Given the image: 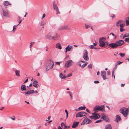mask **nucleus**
Returning a JSON list of instances; mask_svg holds the SVG:
<instances>
[{"mask_svg":"<svg viewBox=\"0 0 129 129\" xmlns=\"http://www.w3.org/2000/svg\"><path fill=\"white\" fill-rule=\"evenodd\" d=\"M105 106L104 105H101L100 106H96L94 108L93 110L95 112H98L99 111H101L103 112H105Z\"/></svg>","mask_w":129,"mask_h":129,"instance_id":"nucleus-1","label":"nucleus"},{"mask_svg":"<svg viewBox=\"0 0 129 129\" xmlns=\"http://www.w3.org/2000/svg\"><path fill=\"white\" fill-rule=\"evenodd\" d=\"M119 111L125 117H126L128 115V112H129V108H126L125 110H124L123 109H120L119 110Z\"/></svg>","mask_w":129,"mask_h":129,"instance_id":"nucleus-2","label":"nucleus"},{"mask_svg":"<svg viewBox=\"0 0 129 129\" xmlns=\"http://www.w3.org/2000/svg\"><path fill=\"white\" fill-rule=\"evenodd\" d=\"M106 38L104 37H101L99 39V46L101 47H103L105 46V44L104 41V40H105Z\"/></svg>","mask_w":129,"mask_h":129,"instance_id":"nucleus-3","label":"nucleus"},{"mask_svg":"<svg viewBox=\"0 0 129 129\" xmlns=\"http://www.w3.org/2000/svg\"><path fill=\"white\" fill-rule=\"evenodd\" d=\"M53 9L56 12V14L58 15V14H60V13L59 11L58 8V7L57 4L55 3V1H54L53 2Z\"/></svg>","mask_w":129,"mask_h":129,"instance_id":"nucleus-4","label":"nucleus"},{"mask_svg":"<svg viewBox=\"0 0 129 129\" xmlns=\"http://www.w3.org/2000/svg\"><path fill=\"white\" fill-rule=\"evenodd\" d=\"M54 66L53 61L51 60H48L46 64V67H48L50 69H52Z\"/></svg>","mask_w":129,"mask_h":129,"instance_id":"nucleus-5","label":"nucleus"},{"mask_svg":"<svg viewBox=\"0 0 129 129\" xmlns=\"http://www.w3.org/2000/svg\"><path fill=\"white\" fill-rule=\"evenodd\" d=\"M74 63V62L71 60H70L66 61L64 64V66L68 68L72 66Z\"/></svg>","mask_w":129,"mask_h":129,"instance_id":"nucleus-6","label":"nucleus"},{"mask_svg":"<svg viewBox=\"0 0 129 129\" xmlns=\"http://www.w3.org/2000/svg\"><path fill=\"white\" fill-rule=\"evenodd\" d=\"M83 57L85 60H89L88 53L86 50H84V51Z\"/></svg>","mask_w":129,"mask_h":129,"instance_id":"nucleus-7","label":"nucleus"},{"mask_svg":"<svg viewBox=\"0 0 129 129\" xmlns=\"http://www.w3.org/2000/svg\"><path fill=\"white\" fill-rule=\"evenodd\" d=\"M87 113L84 112L82 111L77 113L76 115V117H81L86 115Z\"/></svg>","mask_w":129,"mask_h":129,"instance_id":"nucleus-8","label":"nucleus"},{"mask_svg":"<svg viewBox=\"0 0 129 129\" xmlns=\"http://www.w3.org/2000/svg\"><path fill=\"white\" fill-rule=\"evenodd\" d=\"M92 122V121L88 118H86L83 120L81 124V125H83L85 124H87Z\"/></svg>","mask_w":129,"mask_h":129,"instance_id":"nucleus-9","label":"nucleus"},{"mask_svg":"<svg viewBox=\"0 0 129 129\" xmlns=\"http://www.w3.org/2000/svg\"><path fill=\"white\" fill-rule=\"evenodd\" d=\"M96 112H94L92 114L93 115V119L94 120H96L99 119L100 117V115L96 113Z\"/></svg>","mask_w":129,"mask_h":129,"instance_id":"nucleus-10","label":"nucleus"},{"mask_svg":"<svg viewBox=\"0 0 129 129\" xmlns=\"http://www.w3.org/2000/svg\"><path fill=\"white\" fill-rule=\"evenodd\" d=\"M101 74L103 80H105L107 79V78L106 77V72L105 71H101Z\"/></svg>","mask_w":129,"mask_h":129,"instance_id":"nucleus-11","label":"nucleus"},{"mask_svg":"<svg viewBox=\"0 0 129 129\" xmlns=\"http://www.w3.org/2000/svg\"><path fill=\"white\" fill-rule=\"evenodd\" d=\"M109 46L112 49H115L118 47V45L116 44V42L115 43H111L109 45Z\"/></svg>","mask_w":129,"mask_h":129,"instance_id":"nucleus-12","label":"nucleus"},{"mask_svg":"<svg viewBox=\"0 0 129 129\" xmlns=\"http://www.w3.org/2000/svg\"><path fill=\"white\" fill-rule=\"evenodd\" d=\"M3 15L4 16L9 17V14L8 11L6 9H2Z\"/></svg>","mask_w":129,"mask_h":129,"instance_id":"nucleus-13","label":"nucleus"},{"mask_svg":"<svg viewBox=\"0 0 129 129\" xmlns=\"http://www.w3.org/2000/svg\"><path fill=\"white\" fill-rule=\"evenodd\" d=\"M116 44L118 45V46H121L124 43V42L123 40H119L116 42Z\"/></svg>","mask_w":129,"mask_h":129,"instance_id":"nucleus-14","label":"nucleus"},{"mask_svg":"<svg viewBox=\"0 0 129 129\" xmlns=\"http://www.w3.org/2000/svg\"><path fill=\"white\" fill-rule=\"evenodd\" d=\"M101 119H103L106 122L108 121L109 120L108 117L106 116L104 114H103L101 118Z\"/></svg>","mask_w":129,"mask_h":129,"instance_id":"nucleus-15","label":"nucleus"},{"mask_svg":"<svg viewBox=\"0 0 129 129\" xmlns=\"http://www.w3.org/2000/svg\"><path fill=\"white\" fill-rule=\"evenodd\" d=\"M124 21V20H120L117 21L116 23V26L117 27H118L120 25V24H122Z\"/></svg>","mask_w":129,"mask_h":129,"instance_id":"nucleus-16","label":"nucleus"},{"mask_svg":"<svg viewBox=\"0 0 129 129\" xmlns=\"http://www.w3.org/2000/svg\"><path fill=\"white\" fill-rule=\"evenodd\" d=\"M33 85L34 87L37 88L39 86L38 82L37 81H34L33 82Z\"/></svg>","mask_w":129,"mask_h":129,"instance_id":"nucleus-17","label":"nucleus"},{"mask_svg":"<svg viewBox=\"0 0 129 129\" xmlns=\"http://www.w3.org/2000/svg\"><path fill=\"white\" fill-rule=\"evenodd\" d=\"M34 90H29L26 92H25V94L27 95L32 94L34 93Z\"/></svg>","mask_w":129,"mask_h":129,"instance_id":"nucleus-18","label":"nucleus"},{"mask_svg":"<svg viewBox=\"0 0 129 129\" xmlns=\"http://www.w3.org/2000/svg\"><path fill=\"white\" fill-rule=\"evenodd\" d=\"M68 28V26H60L58 29L59 30H63L67 29Z\"/></svg>","mask_w":129,"mask_h":129,"instance_id":"nucleus-19","label":"nucleus"},{"mask_svg":"<svg viewBox=\"0 0 129 129\" xmlns=\"http://www.w3.org/2000/svg\"><path fill=\"white\" fill-rule=\"evenodd\" d=\"M79 122H74L72 126V127L74 128L77 126L78 125Z\"/></svg>","mask_w":129,"mask_h":129,"instance_id":"nucleus-20","label":"nucleus"},{"mask_svg":"<svg viewBox=\"0 0 129 129\" xmlns=\"http://www.w3.org/2000/svg\"><path fill=\"white\" fill-rule=\"evenodd\" d=\"M21 90L22 91L26 90V88L25 85V84L22 85L21 86Z\"/></svg>","mask_w":129,"mask_h":129,"instance_id":"nucleus-21","label":"nucleus"},{"mask_svg":"<svg viewBox=\"0 0 129 129\" xmlns=\"http://www.w3.org/2000/svg\"><path fill=\"white\" fill-rule=\"evenodd\" d=\"M116 121L118 122L121 120V117L118 115H117L116 116Z\"/></svg>","mask_w":129,"mask_h":129,"instance_id":"nucleus-22","label":"nucleus"},{"mask_svg":"<svg viewBox=\"0 0 129 129\" xmlns=\"http://www.w3.org/2000/svg\"><path fill=\"white\" fill-rule=\"evenodd\" d=\"M73 48L72 47V46L69 45L65 49H67V51H70L71 49H72Z\"/></svg>","mask_w":129,"mask_h":129,"instance_id":"nucleus-23","label":"nucleus"},{"mask_svg":"<svg viewBox=\"0 0 129 129\" xmlns=\"http://www.w3.org/2000/svg\"><path fill=\"white\" fill-rule=\"evenodd\" d=\"M3 4L5 6H8L11 5L10 3L8 1H5Z\"/></svg>","mask_w":129,"mask_h":129,"instance_id":"nucleus-24","label":"nucleus"},{"mask_svg":"<svg viewBox=\"0 0 129 129\" xmlns=\"http://www.w3.org/2000/svg\"><path fill=\"white\" fill-rule=\"evenodd\" d=\"M56 47L57 48L59 49H61L62 48L60 44L59 43H57L56 45Z\"/></svg>","mask_w":129,"mask_h":129,"instance_id":"nucleus-25","label":"nucleus"},{"mask_svg":"<svg viewBox=\"0 0 129 129\" xmlns=\"http://www.w3.org/2000/svg\"><path fill=\"white\" fill-rule=\"evenodd\" d=\"M105 129H112V128L110 124H108L106 126Z\"/></svg>","mask_w":129,"mask_h":129,"instance_id":"nucleus-26","label":"nucleus"},{"mask_svg":"<svg viewBox=\"0 0 129 129\" xmlns=\"http://www.w3.org/2000/svg\"><path fill=\"white\" fill-rule=\"evenodd\" d=\"M125 23L126 25L128 26L129 25V17L126 19Z\"/></svg>","mask_w":129,"mask_h":129,"instance_id":"nucleus-27","label":"nucleus"},{"mask_svg":"<svg viewBox=\"0 0 129 129\" xmlns=\"http://www.w3.org/2000/svg\"><path fill=\"white\" fill-rule=\"evenodd\" d=\"M61 126L63 129H65L67 128V126L64 124L63 122H61Z\"/></svg>","mask_w":129,"mask_h":129,"instance_id":"nucleus-28","label":"nucleus"},{"mask_svg":"<svg viewBox=\"0 0 129 129\" xmlns=\"http://www.w3.org/2000/svg\"><path fill=\"white\" fill-rule=\"evenodd\" d=\"M86 108V107L84 106L83 107L81 106L79 107L78 108V109L79 110H84Z\"/></svg>","mask_w":129,"mask_h":129,"instance_id":"nucleus-29","label":"nucleus"},{"mask_svg":"<svg viewBox=\"0 0 129 129\" xmlns=\"http://www.w3.org/2000/svg\"><path fill=\"white\" fill-rule=\"evenodd\" d=\"M16 75L18 76H20V71L19 70H16L15 72Z\"/></svg>","mask_w":129,"mask_h":129,"instance_id":"nucleus-30","label":"nucleus"},{"mask_svg":"<svg viewBox=\"0 0 129 129\" xmlns=\"http://www.w3.org/2000/svg\"><path fill=\"white\" fill-rule=\"evenodd\" d=\"M87 64L88 62H86L84 64L82 65H81V67L82 69L83 68L87 65Z\"/></svg>","mask_w":129,"mask_h":129,"instance_id":"nucleus-31","label":"nucleus"},{"mask_svg":"<svg viewBox=\"0 0 129 129\" xmlns=\"http://www.w3.org/2000/svg\"><path fill=\"white\" fill-rule=\"evenodd\" d=\"M57 35V33H56V35L55 36L53 37L52 36V39H54V40H55L58 37Z\"/></svg>","mask_w":129,"mask_h":129,"instance_id":"nucleus-32","label":"nucleus"},{"mask_svg":"<svg viewBox=\"0 0 129 129\" xmlns=\"http://www.w3.org/2000/svg\"><path fill=\"white\" fill-rule=\"evenodd\" d=\"M125 25L124 21L122 24H120V25L119 26L120 27V28H123V27L125 26Z\"/></svg>","mask_w":129,"mask_h":129,"instance_id":"nucleus-33","label":"nucleus"},{"mask_svg":"<svg viewBox=\"0 0 129 129\" xmlns=\"http://www.w3.org/2000/svg\"><path fill=\"white\" fill-rule=\"evenodd\" d=\"M129 36V34L128 33H126L124 34L123 37V39L125 37Z\"/></svg>","mask_w":129,"mask_h":129,"instance_id":"nucleus-34","label":"nucleus"},{"mask_svg":"<svg viewBox=\"0 0 129 129\" xmlns=\"http://www.w3.org/2000/svg\"><path fill=\"white\" fill-rule=\"evenodd\" d=\"M110 35H112V36H113L114 37V39H115L117 37L113 33H111L110 34Z\"/></svg>","mask_w":129,"mask_h":129,"instance_id":"nucleus-35","label":"nucleus"},{"mask_svg":"<svg viewBox=\"0 0 129 129\" xmlns=\"http://www.w3.org/2000/svg\"><path fill=\"white\" fill-rule=\"evenodd\" d=\"M124 41H125L129 43V37L125 38L124 39Z\"/></svg>","mask_w":129,"mask_h":129,"instance_id":"nucleus-36","label":"nucleus"},{"mask_svg":"<svg viewBox=\"0 0 129 129\" xmlns=\"http://www.w3.org/2000/svg\"><path fill=\"white\" fill-rule=\"evenodd\" d=\"M97 44L96 43H93V45H91L89 46V48H91V47H92L94 46H96L97 45Z\"/></svg>","mask_w":129,"mask_h":129,"instance_id":"nucleus-37","label":"nucleus"},{"mask_svg":"<svg viewBox=\"0 0 129 129\" xmlns=\"http://www.w3.org/2000/svg\"><path fill=\"white\" fill-rule=\"evenodd\" d=\"M92 64H90L87 67L88 68V69H92Z\"/></svg>","mask_w":129,"mask_h":129,"instance_id":"nucleus-38","label":"nucleus"},{"mask_svg":"<svg viewBox=\"0 0 129 129\" xmlns=\"http://www.w3.org/2000/svg\"><path fill=\"white\" fill-rule=\"evenodd\" d=\"M119 55L121 57H124L125 56V54L124 53H120L119 54Z\"/></svg>","mask_w":129,"mask_h":129,"instance_id":"nucleus-39","label":"nucleus"},{"mask_svg":"<svg viewBox=\"0 0 129 129\" xmlns=\"http://www.w3.org/2000/svg\"><path fill=\"white\" fill-rule=\"evenodd\" d=\"M52 36H50L47 35V38L49 40H52L51 38Z\"/></svg>","mask_w":129,"mask_h":129,"instance_id":"nucleus-40","label":"nucleus"},{"mask_svg":"<svg viewBox=\"0 0 129 129\" xmlns=\"http://www.w3.org/2000/svg\"><path fill=\"white\" fill-rule=\"evenodd\" d=\"M102 121V120L101 119L99 120L96 121L95 122V123H98L101 122Z\"/></svg>","mask_w":129,"mask_h":129,"instance_id":"nucleus-41","label":"nucleus"},{"mask_svg":"<svg viewBox=\"0 0 129 129\" xmlns=\"http://www.w3.org/2000/svg\"><path fill=\"white\" fill-rule=\"evenodd\" d=\"M125 29L123 28H120V31L121 32H122L125 30Z\"/></svg>","mask_w":129,"mask_h":129,"instance_id":"nucleus-42","label":"nucleus"},{"mask_svg":"<svg viewBox=\"0 0 129 129\" xmlns=\"http://www.w3.org/2000/svg\"><path fill=\"white\" fill-rule=\"evenodd\" d=\"M19 25V24H18L17 25H14L13 27V31L14 30V29H16V27L18 25Z\"/></svg>","mask_w":129,"mask_h":129,"instance_id":"nucleus-43","label":"nucleus"},{"mask_svg":"<svg viewBox=\"0 0 129 129\" xmlns=\"http://www.w3.org/2000/svg\"><path fill=\"white\" fill-rule=\"evenodd\" d=\"M63 76V74L61 73H60L59 74V77H60L61 78Z\"/></svg>","mask_w":129,"mask_h":129,"instance_id":"nucleus-44","label":"nucleus"},{"mask_svg":"<svg viewBox=\"0 0 129 129\" xmlns=\"http://www.w3.org/2000/svg\"><path fill=\"white\" fill-rule=\"evenodd\" d=\"M81 62L80 61H79V62H78V65L79 66H80V67L81 66Z\"/></svg>","mask_w":129,"mask_h":129,"instance_id":"nucleus-45","label":"nucleus"},{"mask_svg":"<svg viewBox=\"0 0 129 129\" xmlns=\"http://www.w3.org/2000/svg\"><path fill=\"white\" fill-rule=\"evenodd\" d=\"M72 73H70V74H68L67 76V77H69L70 76H72Z\"/></svg>","mask_w":129,"mask_h":129,"instance_id":"nucleus-46","label":"nucleus"},{"mask_svg":"<svg viewBox=\"0 0 129 129\" xmlns=\"http://www.w3.org/2000/svg\"><path fill=\"white\" fill-rule=\"evenodd\" d=\"M107 74L108 75H110V71H108L107 72Z\"/></svg>","mask_w":129,"mask_h":129,"instance_id":"nucleus-47","label":"nucleus"},{"mask_svg":"<svg viewBox=\"0 0 129 129\" xmlns=\"http://www.w3.org/2000/svg\"><path fill=\"white\" fill-rule=\"evenodd\" d=\"M111 16L112 18V19H113L115 17V16L114 14H112L111 15Z\"/></svg>","mask_w":129,"mask_h":129,"instance_id":"nucleus-48","label":"nucleus"},{"mask_svg":"<svg viewBox=\"0 0 129 129\" xmlns=\"http://www.w3.org/2000/svg\"><path fill=\"white\" fill-rule=\"evenodd\" d=\"M117 65H118V64H116L115 65V66L114 68L113 69H114V70H115V69L117 68Z\"/></svg>","mask_w":129,"mask_h":129,"instance_id":"nucleus-49","label":"nucleus"},{"mask_svg":"<svg viewBox=\"0 0 129 129\" xmlns=\"http://www.w3.org/2000/svg\"><path fill=\"white\" fill-rule=\"evenodd\" d=\"M50 69L49 68V67H46V71H48V70Z\"/></svg>","mask_w":129,"mask_h":129,"instance_id":"nucleus-50","label":"nucleus"},{"mask_svg":"<svg viewBox=\"0 0 129 129\" xmlns=\"http://www.w3.org/2000/svg\"><path fill=\"white\" fill-rule=\"evenodd\" d=\"M123 62H120V61H118L117 62L118 63V65L120 64H121Z\"/></svg>","mask_w":129,"mask_h":129,"instance_id":"nucleus-51","label":"nucleus"},{"mask_svg":"<svg viewBox=\"0 0 129 129\" xmlns=\"http://www.w3.org/2000/svg\"><path fill=\"white\" fill-rule=\"evenodd\" d=\"M85 27H86V29H87L90 26L89 25H87V24H85Z\"/></svg>","mask_w":129,"mask_h":129,"instance_id":"nucleus-52","label":"nucleus"},{"mask_svg":"<svg viewBox=\"0 0 129 129\" xmlns=\"http://www.w3.org/2000/svg\"><path fill=\"white\" fill-rule=\"evenodd\" d=\"M70 94V98L71 100H72L73 99V96L72 94L71 93Z\"/></svg>","mask_w":129,"mask_h":129,"instance_id":"nucleus-53","label":"nucleus"},{"mask_svg":"<svg viewBox=\"0 0 129 129\" xmlns=\"http://www.w3.org/2000/svg\"><path fill=\"white\" fill-rule=\"evenodd\" d=\"M94 83H95L97 84L99 83V82L98 81H95L94 82Z\"/></svg>","mask_w":129,"mask_h":129,"instance_id":"nucleus-54","label":"nucleus"},{"mask_svg":"<svg viewBox=\"0 0 129 129\" xmlns=\"http://www.w3.org/2000/svg\"><path fill=\"white\" fill-rule=\"evenodd\" d=\"M61 61L56 62V63L58 64V65H59L60 64L61 62Z\"/></svg>","mask_w":129,"mask_h":129,"instance_id":"nucleus-55","label":"nucleus"},{"mask_svg":"<svg viewBox=\"0 0 129 129\" xmlns=\"http://www.w3.org/2000/svg\"><path fill=\"white\" fill-rule=\"evenodd\" d=\"M91 48H90V49H96V50L98 49L97 48H95V47H91Z\"/></svg>","mask_w":129,"mask_h":129,"instance_id":"nucleus-56","label":"nucleus"},{"mask_svg":"<svg viewBox=\"0 0 129 129\" xmlns=\"http://www.w3.org/2000/svg\"><path fill=\"white\" fill-rule=\"evenodd\" d=\"M114 70V69H113L112 70V77H113V74H114V70Z\"/></svg>","mask_w":129,"mask_h":129,"instance_id":"nucleus-57","label":"nucleus"},{"mask_svg":"<svg viewBox=\"0 0 129 129\" xmlns=\"http://www.w3.org/2000/svg\"><path fill=\"white\" fill-rule=\"evenodd\" d=\"M89 118L91 119H93V115H92L89 116Z\"/></svg>","mask_w":129,"mask_h":129,"instance_id":"nucleus-58","label":"nucleus"},{"mask_svg":"<svg viewBox=\"0 0 129 129\" xmlns=\"http://www.w3.org/2000/svg\"><path fill=\"white\" fill-rule=\"evenodd\" d=\"M50 117L51 116H49L47 118V119H48V120H46V121H48V120H50Z\"/></svg>","mask_w":129,"mask_h":129,"instance_id":"nucleus-59","label":"nucleus"},{"mask_svg":"<svg viewBox=\"0 0 129 129\" xmlns=\"http://www.w3.org/2000/svg\"><path fill=\"white\" fill-rule=\"evenodd\" d=\"M86 111H87L88 113H90V112L89 111V110H88V109H86Z\"/></svg>","mask_w":129,"mask_h":129,"instance_id":"nucleus-60","label":"nucleus"},{"mask_svg":"<svg viewBox=\"0 0 129 129\" xmlns=\"http://www.w3.org/2000/svg\"><path fill=\"white\" fill-rule=\"evenodd\" d=\"M45 125H46V126H47V125H48L49 124V123H48V122H47V123H46L45 124Z\"/></svg>","mask_w":129,"mask_h":129,"instance_id":"nucleus-61","label":"nucleus"},{"mask_svg":"<svg viewBox=\"0 0 129 129\" xmlns=\"http://www.w3.org/2000/svg\"><path fill=\"white\" fill-rule=\"evenodd\" d=\"M66 77H67V76L66 77L65 76L63 75V76L62 77V78L64 79L66 78Z\"/></svg>","mask_w":129,"mask_h":129,"instance_id":"nucleus-62","label":"nucleus"},{"mask_svg":"<svg viewBox=\"0 0 129 129\" xmlns=\"http://www.w3.org/2000/svg\"><path fill=\"white\" fill-rule=\"evenodd\" d=\"M45 14H44L43 15L42 17V18H44V17H45Z\"/></svg>","mask_w":129,"mask_h":129,"instance_id":"nucleus-63","label":"nucleus"},{"mask_svg":"<svg viewBox=\"0 0 129 129\" xmlns=\"http://www.w3.org/2000/svg\"><path fill=\"white\" fill-rule=\"evenodd\" d=\"M58 129H62L61 127L60 126H59L58 128Z\"/></svg>","mask_w":129,"mask_h":129,"instance_id":"nucleus-64","label":"nucleus"}]
</instances>
